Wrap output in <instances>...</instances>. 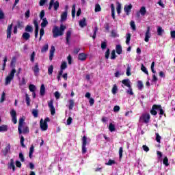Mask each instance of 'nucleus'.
Returning <instances> with one entry per match:
<instances>
[{
	"mask_svg": "<svg viewBox=\"0 0 175 175\" xmlns=\"http://www.w3.org/2000/svg\"><path fill=\"white\" fill-rule=\"evenodd\" d=\"M16 73V69L13 68L9 73L8 76L5 78V85L10 84L12 80L14 78V75Z\"/></svg>",
	"mask_w": 175,
	"mask_h": 175,
	"instance_id": "obj_1",
	"label": "nucleus"
},
{
	"mask_svg": "<svg viewBox=\"0 0 175 175\" xmlns=\"http://www.w3.org/2000/svg\"><path fill=\"white\" fill-rule=\"evenodd\" d=\"M79 27L83 28V27H87V22L85 21V18H83L79 21Z\"/></svg>",
	"mask_w": 175,
	"mask_h": 175,
	"instance_id": "obj_22",
	"label": "nucleus"
},
{
	"mask_svg": "<svg viewBox=\"0 0 175 175\" xmlns=\"http://www.w3.org/2000/svg\"><path fill=\"white\" fill-rule=\"evenodd\" d=\"M69 109L70 110H72L73 109V107L75 106V102L73 100H69Z\"/></svg>",
	"mask_w": 175,
	"mask_h": 175,
	"instance_id": "obj_46",
	"label": "nucleus"
},
{
	"mask_svg": "<svg viewBox=\"0 0 175 175\" xmlns=\"http://www.w3.org/2000/svg\"><path fill=\"white\" fill-rule=\"evenodd\" d=\"M55 0L50 1L49 7V10H51V9H53V5L54 10H58V8H59V3L58 1H55Z\"/></svg>",
	"mask_w": 175,
	"mask_h": 175,
	"instance_id": "obj_4",
	"label": "nucleus"
},
{
	"mask_svg": "<svg viewBox=\"0 0 175 175\" xmlns=\"http://www.w3.org/2000/svg\"><path fill=\"white\" fill-rule=\"evenodd\" d=\"M122 84L125 85V87H128V88H131V81L129 79H124L122 81Z\"/></svg>",
	"mask_w": 175,
	"mask_h": 175,
	"instance_id": "obj_18",
	"label": "nucleus"
},
{
	"mask_svg": "<svg viewBox=\"0 0 175 175\" xmlns=\"http://www.w3.org/2000/svg\"><path fill=\"white\" fill-rule=\"evenodd\" d=\"M8 167L9 169H12L13 172L16 170V165H14V160L13 159H10Z\"/></svg>",
	"mask_w": 175,
	"mask_h": 175,
	"instance_id": "obj_15",
	"label": "nucleus"
},
{
	"mask_svg": "<svg viewBox=\"0 0 175 175\" xmlns=\"http://www.w3.org/2000/svg\"><path fill=\"white\" fill-rule=\"evenodd\" d=\"M66 18H68V11L62 13L61 21H66Z\"/></svg>",
	"mask_w": 175,
	"mask_h": 175,
	"instance_id": "obj_19",
	"label": "nucleus"
},
{
	"mask_svg": "<svg viewBox=\"0 0 175 175\" xmlns=\"http://www.w3.org/2000/svg\"><path fill=\"white\" fill-rule=\"evenodd\" d=\"M54 70V67L53 66V65L50 66L48 68V74L49 75H53V71Z\"/></svg>",
	"mask_w": 175,
	"mask_h": 175,
	"instance_id": "obj_43",
	"label": "nucleus"
},
{
	"mask_svg": "<svg viewBox=\"0 0 175 175\" xmlns=\"http://www.w3.org/2000/svg\"><path fill=\"white\" fill-rule=\"evenodd\" d=\"M130 42H131V33H127L126 35V44L129 45Z\"/></svg>",
	"mask_w": 175,
	"mask_h": 175,
	"instance_id": "obj_37",
	"label": "nucleus"
},
{
	"mask_svg": "<svg viewBox=\"0 0 175 175\" xmlns=\"http://www.w3.org/2000/svg\"><path fill=\"white\" fill-rule=\"evenodd\" d=\"M32 69L35 75H37L39 73V65L38 64V63L35 64V66H33Z\"/></svg>",
	"mask_w": 175,
	"mask_h": 175,
	"instance_id": "obj_26",
	"label": "nucleus"
},
{
	"mask_svg": "<svg viewBox=\"0 0 175 175\" xmlns=\"http://www.w3.org/2000/svg\"><path fill=\"white\" fill-rule=\"evenodd\" d=\"M150 113H144L139 118V122H144L145 124H148L150 122Z\"/></svg>",
	"mask_w": 175,
	"mask_h": 175,
	"instance_id": "obj_2",
	"label": "nucleus"
},
{
	"mask_svg": "<svg viewBox=\"0 0 175 175\" xmlns=\"http://www.w3.org/2000/svg\"><path fill=\"white\" fill-rule=\"evenodd\" d=\"M72 121H73V119L72 118V117H69L67 120V125H70Z\"/></svg>",
	"mask_w": 175,
	"mask_h": 175,
	"instance_id": "obj_63",
	"label": "nucleus"
},
{
	"mask_svg": "<svg viewBox=\"0 0 175 175\" xmlns=\"http://www.w3.org/2000/svg\"><path fill=\"white\" fill-rule=\"evenodd\" d=\"M54 95H55V97L56 98V99H58L61 96V94H59V92H55L54 93Z\"/></svg>",
	"mask_w": 175,
	"mask_h": 175,
	"instance_id": "obj_64",
	"label": "nucleus"
},
{
	"mask_svg": "<svg viewBox=\"0 0 175 175\" xmlns=\"http://www.w3.org/2000/svg\"><path fill=\"white\" fill-rule=\"evenodd\" d=\"M25 31H26V32H32V31H33L32 26L27 25L25 27Z\"/></svg>",
	"mask_w": 175,
	"mask_h": 175,
	"instance_id": "obj_49",
	"label": "nucleus"
},
{
	"mask_svg": "<svg viewBox=\"0 0 175 175\" xmlns=\"http://www.w3.org/2000/svg\"><path fill=\"white\" fill-rule=\"evenodd\" d=\"M41 20H42L41 27L46 28V27H47V25H49V21H47V18H44Z\"/></svg>",
	"mask_w": 175,
	"mask_h": 175,
	"instance_id": "obj_16",
	"label": "nucleus"
},
{
	"mask_svg": "<svg viewBox=\"0 0 175 175\" xmlns=\"http://www.w3.org/2000/svg\"><path fill=\"white\" fill-rule=\"evenodd\" d=\"M130 25H131L133 31H136V25L135 24V21H131L130 23Z\"/></svg>",
	"mask_w": 175,
	"mask_h": 175,
	"instance_id": "obj_45",
	"label": "nucleus"
},
{
	"mask_svg": "<svg viewBox=\"0 0 175 175\" xmlns=\"http://www.w3.org/2000/svg\"><path fill=\"white\" fill-rule=\"evenodd\" d=\"M111 16L113 20H116V9L114 4H111Z\"/></svg>",
	"mask_w": 175,
	"mask_h": 175,
	"instance_id": "obj_21",
	"label": "nucleus"
},
{
	"mask_svg": "<svg viewBox=\"0 0 175 175\" xmlns=\"http://www.w3.org/2000/svg\"><path fill=\"white\" fill-rule=\"evenodd\" d=\"M157 33L159 36H162V33H163V29L161 27H158L157 28Z\"/></svg>",
	"mask_w": 175,
	"mask_h": 175,
	"instance_id": "obj_42",
	"label": "nucleus"
},
{
	"mask_svg": "<svg viewBox=\"0 0 175 175\" xmlns=\"http://www.w3.org/2000/svg\"><path fill=\"white\" fill-rule=\"evenodd\" d=\"M144 88V85H143V82L142 81H137V88L139 91H142L143 88Z\"/></svg>",
	"mask_w": 175,
	"mask_h": 175,
	"instance_id": "obj_27",
	"label": "nucleus"
},
{
	"mask_svg": "<svg viewBox=\"0 0 175 175\" xmlns=\"http://www.w3.org/2000/svg\"><path fill=\"white\" fill-rule=\"evenodd\" d=\"M115 163H116V161L114 160L110 159L107 163H105V165L108 166H111V165H114Z\"/></svg>",
	"mask_w": 175,
	"mask_h": 175,
	"instance_id": "obj_47",
	"label": "nucleus"
},
{
	"mask_svg": "<svg viewBox=\"0 0 175 175\" xmlns=\"http://www.w3.org/2000/svg\"><path fill=\"white\" fill-rule=\"evenodd\" d=\"M121 3H117V6H116V12L118 13V14H121Z\"/></svg>",
	"mask_w": 175,
	"mask_h": 175,
	"instance_id": "obj_31",
	"label": "nucleus"
},
{
	"mask_svg": "<svg viewBox=\"0 0 175 175\" xmlns=\"http://www.w3.org/2000/svg\"><path fill=\"white\" fill-rule=\"evenodd\" d=\"M118 91V88L117 87V85H113L111 92L113 95H116L117 94V92Z\"/></svg>",
	"mask_w": 175,
	"mask_h": 175,
	"instance_id": "obj_30",
	"label": "nucleus"
},
{
	"mask_svg": "<svg viewBox=\"0 0 175 175\" xmlns=\"http://www.w3.org/2000/svg\"><path fill=\"white\" fill-rule=\"evenodd\" d=\"M11 146L10 144H6L5 148L2 150L3 155H8L10 152Z\"/></svg>",
	"mask_w": 175,
	"mask_h": 175,
	"instance_id": "obj_11",
	"label": "nucleus"
},
{
	"mask_svg": "<svg viewBox=\"0 0 175 175\" xmlns=\"http://www.w3.org/2000/svg\"><path fill=\"white\" fill-rule=\"evenodd\" d=\"M76 16V4L72 5V17H75Z\"/></svg>",
	"mask_w": 175,
	"mask_h": 175,
	"instance_id": "obj_38",
	"label": "nucleus"
},
{
	"mask_svg": "<svg viewBox=\"0 0 175 175\" xmlns=\"http://www.w3.org/2000/svg\"><path fill=\"white\" fill-rule=\"evenodd\" d=\"M95 12H100V10H102V8H100V5L99 4H96L95 5Z\"/></svg>",
	"mask_w": 175,
	"mask_h": 175,
	"instance_id": "obj_50",
	"label": "nucleus"
},
{
	"mask_svg": "<svg viewBox=\"0 0 175 175\" xmlns=\"http://www.w3.org/2000/svg\"><path fill=\"white\" fill-rule=\"evenodd\" d=\"M46 92V88L44 87V85H41L40 90V94L41 96H44V94Z\"/></svg>",
	"mask_w": 175,
	"mask_h": 175,
	"instance_id": "obj_24",
	"label": "nucleus"
},
{
	"mask_svg": "<svg viewBox=\"0 0 175 175\" xmlns=\"http://www.w3.org/2000/svg\"><path fill=\"white\" fill-rule=\"evenodd\" d=\"M5 96H6V94L5 93V92H3L1 94V103H2V102L5 101Z\"/></svg>",
	"mask_w": 175,
	"mask_h": 175,
	"instance_id": "obj_59",
	"label": "nucleus"
},
{
	"mask_svg": "<svg viewBox=\"0 0 175 175\" xmlns=\"http://www.w3.org/2000/svg\"><path fill=\"white\" fill-rule=\"evenodd\" d=\"M132 4H126L124 5V10L127 16H129V13H131V10H132Z\"/></svg>",
	"mask_w": 175,
	"mask_h": 175,
	"instance_id": "obj_10",
	"label": "nucleus"
},
{
	"mask_svg": "<svg viewBox=\"0 0 175 175\" xmlns=\"http://www.w3.org/2000/svg\"><path fill=\"white\" fill-rule=\"evenodd\" d=\"M19 159L21 162H24L25 161V159H24V154H23L22 152L19 153Z\"/></svg>",
	"mask_w": 175,
	"mask_h": 175,
	"instance_id": "obj_57",
	"label": "nucleus"
},
{
	"mask_svg": "<svg viewBox=\"0 0 175 175\" xmlns=\"http://www.w3.org/2000/svg\"><path fill=\"white\" fill-rule=\"evenodd\" d=\"M8 131V126L3 124L0 126V132H6Z\"/></svg>",
	"mask_w": 175,
	"mask_h": 175,
	"instance_id": "obj_34",
	"label": "nucleus"
},
{
	"mask_svg": "<svg viewBox=\"0 0 175 175\" xmlns=\"http://www.w3.org/2000/svg\"><path fill=\"white\" fill-rule=\"evenodd\" d=\"M32 114H33V117H35L36 118L38 117V115L39 114L38 109H33Z\"/></svg>",
	"mask_w": 175,
	"mask_h": 175,
	"instance_id": "obj_48",
	"label": "nucleus"
},
{
	"mask_svg": "<svg viewBox=\"0 0 175 175\" xmlns=\"http://www.w3.org/2000/svg\"><path fill=\"white\" fill-rule=\"evenodd\" d=\"M54 53H55V47H54V46H52L50 49V56H49L50 61H53V57H54Z\"/></svg>",
	"mask_w": 175,
	"mask_h": 175,
	"instance_id": "obj_14",
	"label": "nucleus"
},
{
	"mask_svg": "<svg viewBox=\"0 0 175 175\" xmlns=\"http://www.w3.org/2000/svg\"><path fill=\"white\" fill-rule=\"evenodd\" d=\"M109 129L110 132L116 131V126L113 123H110L109 126Z\"/></svg>",
	"mask_w": 175,
	"mask_h": 175,
	"instance_id": "obj_33",
	"label": "nucleus"
},
{
	"mask_svg": "<svg viewBox=\"0 0 175 175\" xmlns=\"http://www.w3.org/2000/svg\"><path fill=\"white\" fill-rule=\"evenodd\" d=\"M52 32L53 33V38H58V36H62L63 35L62 31L57 26L53 27Z\"/></svg>",
	"mask_w": 175,
	"mask_h": 175,
	"instance_id": "obj_3",
	"label": "nucleus"
},
{
	"mask_svg": "<svg viewBox=\"0 0 175 175\" xmlns=\"http://www.w3.org/2000/svg\"><path fill=\"white\" fill-rule=\"evenodd\" d=\"M72 36V31L70 30L68 31L66 33V44H70L69 40H70V36Z\"/></svg>",
	"mask_w": 175,
	"mask_h": 175,
	"instance_id": "obj_20",
	"label": "nucleus"
},
{
	"mask_svg": "<svg viewBox=\"0 0 175 175\" xmlns=\"http://www.w3.org/2000/svg\"><path fill=\"white\" fill-rule=\"evenodd\" d=\"M155 135H156V140L157 143H161V135H159V134L157 133H156Z\"/></svg>",
	"mask_w": 175,
	"mask_h": 175,
	"instance_id": "obj_54",
	"label": "nucleus"
},
{
	"mask_svg": "<svg viewBox=\"0 0 175 175\" xmlns=\"http://www.w3.org/2000/svg\"><path fill=\"white\" fill-rule=\"evenodd\" d=\"M163 165H165L166 166H169V159H167V157H165L163 161Z\"/></svg>",
	"mask_w": 175,
	"mask_h": 175,
	"instance_id": "obj_53",
	"label": "nucleus"
},
{
	"mask_svg": "<svg viewBox=\"0 0 175 175\" xmlns=\"http://www.w3.org/2000/svg\"><path fill=\"white\" fill-rule=\"evenodd\" d=\"M6 62H8V57L5 56L3 58V64L2 70H5V68H6Z\"/></svg>",
	"mask_w": 175,
	"mask_h": 175,
	"instance_id": "obj_41",
	"label": "nucleus"
},
{
	"mask_svg": "<svg viewBox=\"0 0 175 175\" xmlns=\"http://www.w3.org/2000/svg\"><path fill=\"white\" fill-rule=\"evenodd\" d=\"M141 70L144 72V73H146V75H148V70H147V68H146L144 64L141 66Z\"/></svg>",
	"mask_w": 175,
	"mask_h": 175,
	"instance_id": "obj_39",
	"label": "nucleus"
},
{
	"mask_svg": "<svg viewBox=\"0 0 175 175\" xmlns=\"http://www.w3.org/2000/svg\"><path fill=\"white\" fill-rule=\"evenodd\" d=\"M22 37L23 38V39H25V40H28V39L31 38V36L29 33L25 32L23 34Z\"/></svg>",
	"mask_w": 175,
	"mask_h": 175,
	"instance_id": "obj_35",
	"label": "nucleus"
},
{
	"mask_svg": "<svg viewBox=\"0 0 175 175\" xmlns=\"http://www.w3.org/2000/svg\"><path fill=\"white\" fill-rule=\"evenodd\" d=\"M147 13V10H146V7L143 6L140 8L139 12L137 13L138 17H139V14L141 16H146V14Z\"/></svg>",
	"mask_w": 175,
	"mask_h": 175,
	"instance_id": "obj_12",
	"label": "nucleus"
},
{
	"mask_svg": "<svg viewBox=\"0 0 175 175\" xmlns=\"http://www.w3.org/2000/svg\"><path fill=\"white\" fill-rule=\"evenodd\" d=\"M122 152H124V150L122 149V147H120L119 149V157L120 158H122Z\"/></svg>",
	"mask_w": 175,
	"mask_h": 175,
	"instance_id": "obj_62",
	"label": "nucleus"
},
{
	"mask_svg": "<svg viewBox=\"0 0 175 175\" xmlns=\"http://www.w3.org/2000/svg\"><path fill=\"white\" fill-rule=\"evenodd\" d=\"M54 100H51L48 102V106L51 111V116H54L55 114V108L54 107V105H53Z\"/></svg>",
	"mask_w": 175,
	"mask_h": 175,
	"instance_id": "obj_6",
	"label": "nucleus"
},
{
	"mask_svg": "<svg viewBox=\"0 0 175 175\" xmlns=\"http://www.w3.org/2000/svg\"><path fill=\"white\" fill-rule=\"evenodd\" d=\"M157 110H158V105H153L152 109L150 111V113L152 114V116H157Z\"/></svg>",
	"mask_w": 175,
	"mask_h": 175,
	"instance_id": "obj_17",
	"label": "nucleus"
},
{
	"mask_svg": "<svg viewBox=\"0 0 175 175\" xmlns=\"http://www.w3.org/2000/svg\"><path fill=\"white\" fill-rule=\"evenodd\" d=\"M40 20H42L44 18V10H42L41 12L40 13Z\"/></svg>",
	"mask_w": 175,
	"mask_h": 175,
	"instance_id": "obj_61",
	"label": "nucleus"
},
{
	"mask_svg": "<svg viewBox=\"0 0 175 175\" xmlns=\"http://www.w3.org/2000/svg\"><path fill=\"white\" fill-rule=\"evenodd\" d=\"M88 141L90 142V139H88L85 136H83L82 138V146H87V143Z\"/></svg>",
	"mask_w": 175,
	"mask_h": 175,
	"instance_id": "obj_28",
	"label": "nucleus"
},
{
	"mask_svg": "<svg viewBox=\"0 0 175 175\" xmlns=\"http://www.w3.org/2000/svg\"><path fill=\"white\" fill-rule=\"evenodd\" d=\"M126 92H127V94H129V95H133V90H132L131 86L130 88H129L128 90H126Z\"/></svg>",
	"mask_w": 175,
	"mask_h": 175,
	"instance_id": "obj_51",
	"label": "nucleus"
},
{
	"mask_svg": "<svg viewBox=\"0 0 175 175\" xmlns=\"http://www.w3.org/2000/svg\"><path fill=\"white\" fill-rule=\"evenodd\" d=\"M116 51L117 54H122V46L121 45H116Z\"/></svg>",
	"mask_w": 175,
	"mask_h": 175,
	"instance_id": "obj_25",
	"label": "nucleus"
},
{
	"mask_svg": "<svg viewBox=\"0 0 175 175\" xmlns=\"http://www.w3.org/2000/svg\"><path fill=\"white\" fill-rule=\"evenodd\" d=\"M66 67H67L66 62H63L62 63V65H61V69H62V70H64L66 69Z\"/></svg>",
	"mask_w": 175,
	"mask_h": 175,
	"instance_id": "obj_52",
	"label": "nucleus"
},
{
	"mask_svg": "<svg viewBox=\"0 0 175 175\" xmlns=\"http://www.w3.org/2000/svg\"><path fill=\"white\" fill-rule=\"evenodd\" d=\"M78 59H80V61H85V59H87V55L85 53H80L78 56Z\"/></svg>",
	"mask_w": 175,
	"mask_h": 175,
	"instance_id": "obj_23",
	"label": "nucleus"
},
{
	"mask_svg": "<svg viewBox=\"0 0 175 175\" xmlns=\"http://www.w3.org/2000/svg\"><path fill=\"white\" fill-rule=\"evenodd\" d=\"M157 111H159L160 116H163V109L161 105H157Z\"/></svg>",
	"mask_w": 175,
	"mask_h": 175,
	"instance_id": "obj_44",
	"label": "nucleus"
},
{
	"mask_svg": "<svg viewBox=\"0 0 175 175\" xmlns=\"http://www.w3.org/2000/svg\"><path fill=\"white\" fill-rule=\"evenodd\" d=\"M24 121H25V119L24 118H21L19 119V125H18V131L20 135L23 133V131H21V128H23V126L24 125Z\"/></svg>",
	"mask_w": 175,
	"mask_h": 175,
	"instance_id": "obj_8",
	"label": "nucleus"
},
{
	"mask_svg": "<svg viewBox=\"0 0 175 175\" xmlns=\"http://www.w3.org/2000/svg\"><path fill=\"white\" fill-rule=\"evenodd\" d=\"M59 29H60V31H62V33L64 34V31H65V29H66V26H65L64 25H61Z\"/></svg>",
	"mask_w": 175,
	"mask_h": 175,
	"instance_id": "obj_60",
	"label": "nucleus"
},
{
	"mask_svg": "<svg viewBox=\"0 0 175 175\" xmlns=\"http://www.w3.org/2000/svg\"><path fill=\"white\" fill-rule=\"evenodd\" d=\"M33 151H35V149L33 148V146H31L29 149V158H32V154H33Z\"/></svg>",
	"mask_w": 175,
	"mask_h": 175,
	"instance_id": "obj_40",
	"label": "nucleus"
},
{
	"mask_svg": "<svg viewBox=\"0 0 175 175\" xmlns=\"http://www.w3.org/2000/svg\"><path fill=\"white\" fill-rule=\"evenodd\" d=\"M116 50H113L111 53V59H116Z\"/></svg>",
	"mask_w": 175,
	"mask_h": 175,
	"instance_id": "obj_55",
	"label": "nucleus"
},
{
	"mask_svg": "<svg viewBox=\"0 0 175 175\" xmlns=\"http://www.w3.org/2000/svg\"><path fill=\"white\" fill-rule=\"evenodd\" d=\"M49 50V44L44 45L41 49V53H46Z\"/></svg>",
	"mask_w": 175,
	"mask_h": 175,
	"instance_id": "obj_36",
	"label": "nucleus"
},
{
	"mask_svg": "<svg viewBox=\"0 0 175 175\" xmlns=\"http://www.w3.org/2000/svg\"><path fill=\"white\" fill-rule=\"evenodd\" d=\"M150 38H151V29L150 28V26H148L147 27L146 32L145 33V42H148L150 41Z\"/></svg>",
	"mask_w": 175,
	"mask_h": 175,
	"instance_id": "obj_7",
	"label": "nucleus"
},
{
	"mask_svg": "<svg viewBox=\"0 0 175 175\" xmlns=\"http://www.w3.org/2000/svg\"><path fill=\"white\" fill-rule=\"evenodd\" d=\"M13 28V25L11 24L8 26V29H7V38L8 39H10L11 36H12V29Z\"/></svg>",
	"mask_w": 175,
	"mask_h": 175,
	"instance_id": "obj_13",
	"label": "nucleus"
},
{
	"mask_svg": "<svg viewBox=\"0 0 175 175\" xmlns=\"http://www.w3.org/2000/svg\"><path fill=\"white\" fill-rule=\"evenodd\" d=\"M126 75V76H131V67L129 65L127 66Z\"/></svg>",
	"mask_w": 175,
	"mask_h": 175,
	"instance_id": "obj_56",
	"label": "nucleus"
},
{
	"mask_svg": "<svg viewBox=\"0 0 175 175\" xmlns=\"http://www.w3.org/2000/svg\"><path fill=\"white\" fill-rule=\"evenodd\" d=\"M40 129L42 131H47V128H49V126L47 125V122H44L43 119H41L40 121Z\"/></svg>",
	"mask_w": 175,
	"mask_h": 175,
	"instance_id": "obj_9",
	"label": "nucleus"
},
{
	"mask_svg": "<svg viewBox=\"0 0 175 175\" xmlns=\"http://www.w3.org/2000/svg\"><path fill=\"white\" fill-rule=\"evenodd\" d=\"M10 113L12 117V122L14 124H17V112H16V110L12 109Z\"/></svg>",
	"mask_w": 175,
	"mask_h": 175,
	"instance_id": "obj_5",
	"label": "nucleus"
},
{
	"mask_svg": "<svg viewBox=\"0 0 175 175\" xmlns=\"http://www.w3.org/2000/svg\"><path fill=\"white\" fill-rule=\"evenodd\" d=\"M29 90L31 92H35V91H36V86H35V85H29Z\"/></svg>",
	"mask_w": 175,
	"mask_h": 175,
	"instance_id": "obj_32",
	"label": "nucleus"
},
{
	"mask_svg": "<svg viewBox=\"0 0 175 175\" xmlns=\"http://www.w3.org/2000/svg\"><path fill=\"white\" fill-rule=\"evenodd\" d=\"M5 18V14L3 13V10L0 9V20Z\"/></svg>",
	"mask_w": 175,
	"mask_h": 175,
	"instance_id": "obj_58",
	"label": "nucleus"
},
{
	"mask_svg": "<svg viewBox=\"0 0 175 175\" xmlns=\"http://www.w3.org/2000/svg\"><path fill=\"white\" fill-rule=\"evenodd\" d=\"M25 100L27 106H29L31 105V98H29V96L28 94H25Z\"/></svg>",
	"mask_w": 175,
	"mask_h": 175,
	"instance_id": "obj_29",
	"label": "nucleus"
}]
</instances>
